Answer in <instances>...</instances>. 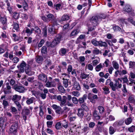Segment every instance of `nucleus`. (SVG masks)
<instances>
[{"mask_svg": "<svg viewBox=\"0 0 135 135\" xmlns=\"http://www.w3.org/2000/svg\"><path fill=\"white\" fill-rule=\"evenodd\" d=\"M47 29L46 27L42 29V33L43 35L45 37L47 36Z\"/></svg>", "mask_w": 135, "mask_h": 135, "instance_id": "3c124183", "label": "nucleus"}, {"mask_svg": "<svg viewBox=\"0 0 135 135\" xmlns=\"http://www.w3.org/2000/svg\"><path fill=\"white\" fill-rule=\"evenodd\" d=\"M98 46L101 47H106L107 46V44L105 42H103L101 41H99Z\"/></svg>", "mask_w": 135, "mask_h": 135, "instance_id": "473e14b6", "label": "nucleus"}, {"mask_svg": "<svg viewBox=\"0 0 135 135\" xmlns=\"http://www.w3.org/2000/svg\"><path fill=\"white\" fill-rule=\"evenodd\" d=\"M74 88L76 90H79L80 89L79 83L76 81L74 82L73 85Z\"/></svg>", "mask_w": 135, "mask_h": 135, "instance_id": "5701e85b", "label": "nucleus"}, {"mask_svg": "<svg viewBox=\"0 0 135 135\" xmlns=\"http://www.w3.org/2000/svg\"><path fill=\"white\" fill-rule=\"evenodd\" d=\"M38 79L42 82L46 83L47 80V75L43 73L40 74L38 76Z\"/></svg>", "mask_w": 135, "mask_h": 135, "instance_id": "9d476101", "label": "nucleus"}, {"mask_svg": "<svg viewBox=\"0 0 135 135\" xmlns=\"http://www.w3.org/2000/svg\"><path fill=\"white\" fill-rule=\"evenodd\" d=\"M91 42L92 44L95 46H98L99 41H97L95 39L92 40L91 41Z\"/></svg>", "mask_w": 135, "mask_h": 135, "instance_id": "6e6d98bb", "label": "nucleus"}, {"mask_svg": "<svg viewBox=\"0 0 135 135\" xmlns=\"http://www.w3.org/2000/svg\"><path fill=\"white\" fill-rule=\"evenodd\" d=\"M59 43L55 39H54L51 42V45L52 47L53 48L56 46Z\"/></svg>", "mask_w": 135, "mask_h": 135, "instance_id": "f704fd0d", "label": "nucleus"}, {"mask_svg": "<svg viewBox=\"0 0 135 135\" xmlns=\"http://www.w3.org/2000/svg\"><path fill=\"white\" fill-rule=\"evenodd\" d=\"M35 31L36 33L38 34H40L41 32V31L40 28L37 26H36L35 27Z\"/></svg>", "mask_w": 135, "mask_h": 135, "instance_id": "4c0bfd02", "label": "nucleus"}, {"mask_svg": "<svg viewBox=\"0 0 135 135\" xmlns=\"http://www.w3.org/2000/svg\"><path fill=\"white\" fill-rule=\"evenodd\" d=\"M5 2L7 3V9L9 13H11L12 11V8L10 6V3L8 0H5Z\"/></svg>", "mask_w": 135, "mask_h": 135, "instance_id": "cd10ccee", "label": "nucleus"}, {"mask_svg": "<svg viewBox=\"0 0 135 135\" xmlns=\"http://www.w3.org/2000/svg\"><path fill=\"white\" fill-rule=\"evenodd\" d=\"M11 112L12 113H17V109L15 107L12 106L11 107Z\"/></svg>", "mask_w": 135, "mask_h": 135, "instance_id": "0e129e2a", "label": "nucleus"}, {"mask_svg": "<svg viewBox=\"0 0 135 135\" xmlns=\"http://www.w3.org/2000/svg\"><path fill=\"white\" fill-rule=\"evenodd\" d=\"M129 68H133L135 67V62L130 61L129 63Z\"/></svg>", "mask_w": 135, "mask_h": 135, "instance_id": "603ef678", "label": "nucleus"}, {"mask_svg": "<svg viewBox=\"0 0 135 135\" xmlns=\"http://www.w3.org/2000/svg\"><path fill=\"white\" fill-rule=\"evenodd\" d=\"M67 100L66 101V102L67 105L69 106L73 107V104L71 102V100H72L71 96L70 95H68L67 97Z\"/></svg>", "mask_w": 135, "mask_h": 135, "instance_id": "2eb2a0df", "label": "nucleus"}, {"mask_svg": "<svg viewBox=\"0 0 135 135\" xmlns=\"http://www.w3.org/2000/svg\"><path fill=\"white\" fill-rule=\"evenodd\" d=\"M2 104L3 105L4 108H5L6 107L9 105L8 102L5 100H3Z\"/></svg>", "mask_w": 135, "mask_h": 135, "instance_id": "13d9d810", "label": "nucleus"}, {"mask_svg": "<svg viewBox=\"0 0 135 135\" xmlns=\"http://www.w3.org/2000/svg\"><path fill=\"white\" fill-rule=\"evenodd\" d=\"M121 79L123 81V83H126L127 85V83H128V80L127 79V76L125 75L124 77L121 78Z\"/></svg>", "mask_w": 135, "mask_h": 135, "instance_id": "79ce46f5", "label": "nucleus"}, {"mask_svg": "<svg viewBox=\"0 0 135 135\" xmlns=\"http://www.w3.org/2000/svg\"><path fill=\"white\" fill-rule=\"evenodd\" d=\"M13 88L16 91L20 93H23L26 90L24 87L21 84L19 85L17 84L15 85Z\"/></svg>", "mask_w": 135, "mask_h": 135, "instance_id": "0eeeda50", "label": "nucleus"}, {"mask_svg": "<svg viewBox=\"0 0 135 135\" xmlns=\"http://www.w3.org/2000/svg\"><path fill=\"white\" fill-rule=\"evenodd\" d=\"M129 79L130 81V82L128 83H128H127V85H129L130 86H132L133 85V84H135V82L134 80L130 78V77H129Z\"/></svg>", "mask_w": 135, "mask_h": 135, "instance_id": "09e8293b", "label": "nucleus"}, {"mask_svg": "<svg viewBox=\"0 0 135 135\" xmlns=\"http://www.w3.org/2000/svg\"><path fill=\"white\" fill-rule=\"evenodd\" d=\"M41 52L42 54H46L47 53V49L46 46H44L42 47Z\"/></svg>", "mask_w": 135, "mask_h": 135, "instance_id": "c85d7f7f", "label": "nucleus"}, {"mask_svg": "<svg viewBox=\"0 0 135 135\" xmlns=\"http://www.w3.org/2000/svg\"><path fill=\"white\" fill-rule=\"evenodd\" d=\"M63 85L65 88H70L71 86V83L70 81H68L66 79H63Z\"/></svg>", "mask_w": 135, "mask_h": 135, "instance_id": "9b49d317", "label": "nucleus"}, {"mask_svg": "<svg viewBox=\"0 0 135 135\" xmlns=\"http://www.w3.org/2000/svg\"><path fill=\"white\" fill-rule=\"evenodd\" d=\"M98 18L97 16H94L90 19V22L93 26H96L99 23Z\"/></svg>", "mask_w": 135, "mask_h": 135, "instance_id": "6e6552de", "label": "nucleus"}, {"mask_svg": "<svg viewBox=\"0 0 135 135\" xmlns=\"http://www.w3.org/2000/svg\"><path fill=\"white\" fill-rule=\"evenodd\" d=\"M62 123L60 122H58L56 123L55 127L57 129H59L62 126Z\"/></svg>", "mask_w": 135, "mask_h": 135, "instance_id": "052dcab7", "label": "nucleus"}, {"mask_svg": "<svg viewBox=\"0 0 135 135\" xmlns=\"http://www.w3.org/2000/svg\"><path fill=\"white\" fill-rule=\"evenodd\" d=\"M21 96L15 94L13 96L12 98V100L18 107V109L19 111L22 108V107L19 102L21 100Z\"/></svg>", "mask_w": 135, "mask_h": 135, "instance_id": "f03ea898", "label": "nucleus"}, {"mask_svg": "<svg viewBox=\"0 0 135 135\" xmlns=\"http://www.w3.org/2000/svg\"><path fill=\"white\" fill-rule=\"evenodd\" d=\"M102 89L103 90V93L104 94H107L110 93L109 88L107 86H104L103 88Z\"/></svg>", "mask_w": 135, "mask_h": 135, "instance_id": "aec40b11", "label": "nucleus"}, {"mask_svg": "<svg viewBox=\"0 0 135 135\" xmlns=\"http://www.w3.org/2000/svg\"><path fill=\"white\" fill-rule=\"evenodd\" d=\"M6 121L5 118L4 117H1L0 118V127H3Z\"/></svg>", "mask_w": 135, "mask_h": 135, "instance_id": "b1692460", "label": "nucleus"}, {"mask_svg": "<svg viewBox=\"0 0 135 135\" xmlns=\"http://www.w3.org/2000/svg\"><path fill=\"white\" fill-rule=\"evenodd\" d=\"M48 19L49 22L51 21H54L56 18L55 17L53 14L51 13H49L46 15Z\"/></svg>", "mask_w": 135, "mask_h": 135, "instance_id": "f3484780", "label": "nucleus"}, {"mask_svg": "<svg viewBox=\"0 0 135 135\" xmlns=\"http://www.w3.org/2000/svg\"><path fill=\"white\" fill-rule=\"evenodd\" d=\"M100 114H101L96 110H94L93 113L94 116L97 119H100Z\"/></svg>", "mask_w": 135, "mask_h": 135, "instance_id": "dca6fc26", "label": "nucleus"}, {"mask_svg": "<svg viewBox=\"0 0 135 135\" xmlns=\"http://www.w3.org/2000/svg\"><path fill=\"white\" fill-rule=\"evenodd\" d=\"M72 101L75 104H78V99L75 97H72Z\"/></svg>", "mask_w": 135, "mask_h": 135, "instance_id": "c03bdc74", "label": "nucleus"}, {"mask_svg": "<svg viewBox=\"0 0 135 135\" xmlns=\"http://www.w3.org/2000/svg\"><path fill=\"white\" fill-rule=\"evenodd\" d=\"M96 28V26H92L91 27L90 25H88V30L89 31H92L94 30Z\"/></svg>", "mask_w": 135, "mask_h": 135, "instance_id": "680f3d73", "label": "nucleus"}, {"mask_svg": "<svg viewBox=\"0 0 135 135\" xmlns=\"http://www.w3.org/2000/svg\"><path fill=\"white\" fill-rule=\"evenodd\" d=\"M25 67V72L26 74L28 75L31 71L30 66L29 65L27 64L24 61H23L20 65L17 66V67L18 68L20 69V71L21 72H24Z\"/></svg>", "mask_w": 135, "mask_h": 135, "instance_id": "f257e3e1", "label": "nucleus"}, {"mask_svg": "<svg viewBox=\"0 0 135 135\" xmlns=\"http://www.w3.org/2000/svg\"><path fill=\"white\" fill-rule=\"evenodd\" d=\"M78 32H77L76 30H74L71 33L70 36L71 37L73 36H75L78 34Z\"/></svg>", "mask_w": 135, "mask_h": 135, "instance_id": "338daca9", "label": "nucleus"}, {"mask_svg": "<svg viewBox=\"0 0 135 135\" xmlns=\"http://www.w3.org/2000/svg\"><path fill=\"white\" fill-rule=\"evenodd\" d=\"M13 27V29H14L16 31L18 30L19 26V24L16 22H13V24L12 25Z\"/></svg>", "mask_w": 135, "mask_h": 135, "instance_id": "c756f323", "label": "nucleus"}, {"mask_svg": "<svg viewBox=\"0 0 135 135\" xmlns=\"http://www.w3.org/2000/svg\"><path fill=\"white\" fill-rule=\"evenodd\" d=\"M85 113L84 111L81 108H79L78 109L77 115L80 118H83Z\"/></svg>", "mask_w": 135, "mask_h": 135, "instance_id": "f8f14e48", "label": "nucleus"}, {"mask_svg": "<svg viewBox=\"0 0 135 135\" xmlns=\"http://www.w3.org/2000/svg\"><path fill=\"white\" fill-rule=\"evenodd\" d=\"M68 124L69 123L68 122H66L65 120H64L62 122V126L66 128L68 127Z\"/></svg>", "mask_w": 135, "mask_h": 135, "instance_id": "e433bc0d", "label": "nucleus"}, {"mask_svg": "<svg viewBox=\"0 0 135 135\" xmlns=\"http://www.w3.org/2000/svg\"><path fill=\"white\" fill-rule=\"evenodd\" d=\"M93 53L94 55H98L99 53H101V51L97 48H95L93 51Z\"/></svg>", "mask_w": 135, "mask_h": 135, "instance_id": "a19ab883", "label": "nucleus"}, {"mask_svg": "<svg viewBox=\"0 0 135 135\" xmlns=\"http://www.w3.org/2000/svg\"><path fill=\"white\" fill-rule=\"evenodd\" d=\"M124 11L129 13V14L132 16H135L134 11L132 9L131 6L128 4L126 5L124 8Z\"/></svg>", "mask_w": 135, "mask_h": 135, "instance_id": "423d86ee", "label": "nucleus"}, {"mask_svg": "<svg viewBox=\"0 0 135 135\" xmlns=\"http://www.w3.org/2000/svg\"><path fill=\"white\" fill-rule=\"evenodd\" d=\"M18 126V122H15L11 126L9 129L10 133H13L15 135H16L17 134V129Z\"/></svg>", "mask_w": 135, "mask_h": 135, "instance_id": "20e7f679", "label": "nucleus"}, {"mask_svg": "<svg viewBox=\"0 0 135 135\" xmlns=\"http://www.w3.org/2000/svg\"><path fill=\"white\" fill-rule=\"evenodd\" d=\"M69 18V16L67 15H64L61 18V21H65L68 20Z\"/></svg>", "mask_w": 135, "mask_h": 135, "instance_id": "58836bf2", "label": "nucleus"}, {"mask_svg": "<svg viewBox=\"0 0 135 135\" xmlns=\"http://www.w3.org/2000/svg\"><path fill=\"white\" fill-rule=\"evenodd\" d=\"M103 65H102L101 63H100L99 64L97 65L95 68L96 71L97 72L99 71L101 69L103 68V67L104 66V64H103Z\"/></svg>", "mask_w": 135, "mask_h": 135, "instance_id": "393cba45", "label": "nucleus"}, {"mask_svg": "<svg viewBox=\"0 0 135 135\" xmlns=\"http://www.w3.org/2000/svg\"><path fill=\"white\" fill-rule=\"evenodd\" d=\"M45 42V41L44 40L42 39L40 41V42L38 44V46L39 47H41Z\"/></svg>", "mask_w": 135, "mask_h": 135, "instance_id": "bf43d9fd", "label": "nucleus"}, {"mask_svg": "<svg viewBox=\"0 0 135 135\" xmlns=\"http://www.w3.org/2000/svg\"><path fill=\"white\" fill-rule=\"evenodd\" d=\"M0 20L2 23L3 24H5L7 21V19L6 17H1Z\"/></svg>", "mask_w": 135, "mask_h": 135, "instance_id": "49530a36", "label": "nucleus"}, {"mask_svg": "<svg viewBox=\"0 0 135 135\" xmlns=\"http://www.w3.org/2000/svg\"><path fill=\"white\" fill-rule=\"evenodd\" d=\"M66 49L64 48H62L59 51V53L60 55L63 56L66 54Z\"/></svg>", "mask_w": 135, "mask_h": 135, "instance_id": "a211bd4d", "label": "nucleus"}, {"mask_svg": "<svg viewBox=\"0 0 135 135\" xmlns=\"http://www.w3.org/2000/svg\"><path fill=\"white\" fill-rule=\"evenodd\" d=\"M112 65L114 68L116 69H118L119 68V65L117 62L115 61H113L112 62Z\"/></svg>", "mask_w": 135, "mask_h": 135, "instance_id": "c9c22d12", "label": "nucleus"}, {"mask_svg": "<svg viewBox=\"0 0 135 135\" xmlns=\"http://www.w3.org/2000/svg\"><path fill=\"white\" fill-rule=\"evenodd\" d=\"M80 78L82 79H86L89 78V75L86 74L85 73H81L80 74Z\"/></svg>", "mask_w": 135, "mask_h": 135, "instance_id": "bb28decb", "label": "nucleus"}, {"mask_svg": "<svg viewBox=\"0 0 135 135\" xmlns=\"http://www.w3.org/2000/svg\"><path fill=\"white\" fill-rule=\"evenodd\" d=\"M39 108L40 109L39 114L40 115L42 116L44 114V112L43 111L42 106V105H40L39 106Z\"/></svg>", "mask_w": 135, "mask_h": 135, "instance_id": "69168bd1", "label": "nucleus"}, {"mask_svg": "<svg viewBox=\"0 0 135 135\" xmlns=\"http://www.w3.org/2000/svg\"><path fill=\"white\" fill-rule=\"evenodd\" d=\"M48 31L51 34H54L56 33L55 28L52 26L49 27Z\"/></svg>", "mask_w": 135, "mask_h": 135, "instance_id": "2f4dec72", "label": "nucleus"}, {"mask_svg": "<svg viewBox=\"0 0 135 135\" xmlns=\"http://www.w3.org/2000/svg\"><path fill=\"white\" fill-rule=\"evenodd\" d=\"M13 16L15 19H17L20 17L19 14L18 13L15 12L13 14Z\"/></svg>", "mask_w": 135, "mask_h": 135, "instance_id": "4d7b16f0", "label": "nucleus"}, {"mask_svg": "<svg viewBox=\"0 0 135 135\" xmlns=\"http://www.w3.org/2000/svg\"><path fill=\"white\" fill-rule=\"evenodd\" d=\"M30 111L29 109L27 107L22 110V113L27 115L30 113Z\"/></svg>", "mask_w": 135, "mask_h": 135, "instance_id": "4be33fe9", "label": "nucleus"}, {"mask_svg": "<svg viewBox=\"0 0 135 135\" xmlns=\"http://www.w3.org/2000/svg\"><path fill=\"white\" fill-rule=\"evenodd\" d=\"M98 111H99V113L100 114L103 113L104 111V108L101 106H99L98 107Z\"/></svg>", "mask_w": 135, "mask_h": 135, "instance_id": "8fccbe9b", "label": "nucleus"}, {"mask_svg": "<svg viewBox=\"0 0 135 135\" xmlns=\"http://www.w3.org/2000/svg\"><path fill=\"white\" fill-rule=\"evenodd\" d=\"M22 6L24 11H27L28 9V6L27 3L25 1L22 2Z\"/></svg>", "mask_w": 135, "mask_h": 135, "instance_id": "6ab92c4d", "label": "nucleus"}, {"mask_svg": "<svg viewBox=\"0 0 135 135\" xmlns=\"http://www.w3.org/2000/svg\"><path fill=\"white\" fill-rule=\"evenodd\" d=\"M98 18V20L99 19H104L106 17V16L104 14H100L98 15L97 17Z\"/></svg>", "mask_w": 135, "mask_h": 135, "instance_id": "e2e57ef3", "label": "nucleus"}, {"mask_svg": "<svg viewBox=\"0 0 135 135\" xmlns=\"http://www.w3.org/2000/svg\"><path fill=\"white\" fill-rule=\"evenodd\" d=\"M36 61L38 63H40L43 60V57L41 56H38L36 58Z\"/></svg>", "mask_w": 135, "mask_h": 135, "instance_id": "ea45409f", "label": "nucleus"}, {"mask_svg": "<svg viewBox=\"0 0 135 135\" xmlns=\"http://www.w3.org/2000/svg\"><path fill=\"white\" fill-rule=\"evenodd\" d=\"M73 70V67L71 65H69L68 66L67 69V70L68 74H70V73L72 72Z\"/></svg>", "mask_w": 135, "mask_h": 135, "instance_id": "864d4df0", "label": "nucleus"}, {"mask_svg": "<svg viewBox=\"0 0 135 135\" xmlns=\"http://www.w3.org/2000/svg\"><path fill=\"white\" fill-rule=\"evenodd\" d=\"M87 97V95L86 94H84L82 97L79 98L78 99V103L81 104L84 103L85 101L86 100Z\"/></svg>", "mask_w": 135, "mask_h": 135, "instance_id": "4468645a", "label": "nucleus"}, {"mask_svg": "<svg viewBox=\"0 0 135 135\" xmlns=\"http://www.w3.org/2000/svg\"><path fill=\"white\" fill-rule=\"evenodd\" d=\"M128 100L129 102L130 103H133L135 102L134 96L133 95H129Z\"/></svg>", "mask_w": 135, "mask_h": 135, "instance_id": "a878e982", "label": "nucleus"}, {"mask_svg": "<svg viewBox=\"0 0 135 135\" xmlns=\"http://www.w3.org/2000/svg\"><path fill=\"white\" fill-rule=\"evenodd\" d=\"M109 133L110 134H113L116 131V129L112 126H110L109 129Z\"/></svg>", "mask_w": 135, "mask_h": 135, "instance_id": "72a5a7b5", "label": "nucleus"}, {"mask_svg": "<svg viewBox=\"0 0 135 135\" xmlns=\"http://www.w3.org/2000/svg\"><path fill=\"white\" fill-rule=\"evenodd\" d=\"M62 38V34L61 33H59L56 35V38L54 39L60 43Z\"/></svg>", "mask_w": 135, "mask_h": 135, "instance_id": "7c9ffc66", "label": "nucleus"}, {"mask_svg": "<svg viewBox=\"0 0 135 135\" xmlns=\"http://www.w3.org/2000/svg\"><path fill=\"white\" fill-rule=\"evenodd\" d=\"M87 97L88 99L90 100V101L92 103L94 102L95 99H98V97L97 95L93 94L91 93H89Z\"/></svg>", "mask_w": 135, "mask_h": 135, "instance_id": "1a4fd4ad", "label": "nucleus"}, {"mask_svg": "<svg viewBox=\"0 0 135 135\" xmlns=\"http://www.w3.org/2000/svg\"><path fill=\"white\" fill-rule=\"evenodd\" d=\"M132 121L133 119L131 117H129L126 118L124 122L126 124L128 125L132 123Z\"/></svg>", "mask_w": 135, "mask_h": 135, "instance_id": "412c9836", "label": "nucleus"}, {"mask_svg": "<svg viewBox=\"0 0 135 135\" xmlns=\"http://www.w3.org/2000/svg\"><path fill=\"white\" fill-rule=\"evenodd\" d=\"M71 94L74 96L77 97H78L80 95V93L78 91H74L71 92Z\"/></svg>", "mask_w": 135, "mask_h": 135, "instance_id": "37998d69", "label": "nucleus"}, {"mask_svg": "<svg viewBox=\"0 0 135 135\" xmlns=\"http://www.w3.org/2000/svg\"><path fill=\"white\" fill-rule=\"evenodd\" d=\"M123 88L122 89V91L124 93H127L128 91L126 89V84H123Z\"/></svg>", "mask_w": 135, "mask_h": 135, "instance_id": "5fc2aeb1", "label": "nucleus"}, {"mask_svg": "<svg viewBox=\"0 0 135 135\" xmlns=\"http://www.w3.org/2000/svg\"><path fill=\"white\" fill-rule=\"evenodd\" d=\"M35 100V98L33 97H32L30 98L28 97L27 98H26V103L27 105H29L31 104H32L34 102Z\"/></svg>", "mask_w": 135, "mask_h": 135, "instance_id": "ddd939ff", "label": "nucleus"}, {"mask_svg": "<svg viewBox=\"0 0 135 135\" xmlns=\"http://www.w3.org/2000/svg\"><path fill=\"white\" fill-rule=\"evenodd\" d=\"M115 83L114 84L113 82H111L110 86L113 91H115L116 89L120 88L122 86L121 84H119V81L117 80H115Z\"/></svg>", "mask_w": 135, "mask_h": 135, "instance_id": "7ed1b4c3", "label": "nucleus"}, {"mask_svg": "<svg viewBox=\"0 0 135 135\" xmlns=\"http://www.w3.org/2000/svg\"><path fill=\"white\" fill-rule=\"evenodd\" d=\"M128 130L131 132H133L135 131V126H132L128 128Z\"/></svg>", "mask_w": 135, "mask_h": 135, "instance_id": "de8ad7c7", "label": "nucleus"}, {"mask_svg": "<svg viewBox=\"0 0 135 135\" xmlns=\"http://www.w3.org/2000/svg\"><path fill=\"white\" fill-rule=\"evenodd\" d=\"M128 21L131 23L134 26H135V21L133 20V19L128 18Z\"/></svg>", "mask_w": 135, "mask_h": 135, "instance_id": "774afa93", "label": "nucleus"}, {"mask_svg": "<svg viewBox=\"0 0 135 135\" xmlns=\"http://www.w3.org/2000/svg\"><path fill=\"white\" fill-rule=\"evenodd\" d=\"M56 96V98L58 101H60V105L61 107H63L65 105V104L66 103V100L67 99V97L65 96L62 97V99L61 96L60 95H59L56 96V95L55 96Z\"/></svg>", "mask_w": 135, "mask_h": 135, "instance_id": "39448f33", "label": "nucleus"}, {"mask_svg": "<svg viewBox=\"0 0 135 135\" xmlns=\"http://www.w3.org/2000/svg\"><path fill=\"white\" fill-rule=\"evenodd\" d=\"M58 89L59 91L61 93H65V90L62 86L60 85L59 86Z\"/></svg>", "mask_w": 135, "mask_h": 135, "instance_id": "a18cd8bd", "label": "nucleus"}]
</instances>
